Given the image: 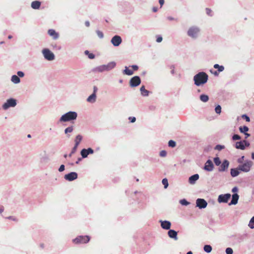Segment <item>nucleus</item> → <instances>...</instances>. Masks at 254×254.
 Returning a JSON list of instances; mask_svg holds the SVG:
<instances>
[{
    "instance_id": "28",
    "label": "nucleus",
    "mask_w": 254,
    "mask_h": 254,
    "mask_svg": "<svg viewBox=\"0 0 254 254\" xmlns=\"http://www.w3.org/2000/svg\"><path fill=\"white\" fill-rule=\"evenodd\" d=\"M82 139V137L81 135L79 134L76 136L75 139V144L76 145V146H78Z\"/></svg>"
},
{
    "instance_id": "58",
    "label": "nucleus",
    "mask_w": 254,
    "mask_h": 254,
    "mask_svg": "<svg viewBox=\"0 0 254 254\" xmlns=\"http://www.w3.org/2000/svg\"><path fill=\"white\" fill-rule=\"evenodd\" d=\"M159 2L161 7L164 3V0H159Z\"/></svg>"
},
{
    "instance_id": "25",
    "label": "nucleus",
    "mask_w": 254,
    "mask_h": 254,
    "mask_svg": "<svg viewBox=\"0 0 254 254\" xmlns=\"http://www.w3.org/2000/svg\"><path fill=\"white\" fill-rule=\"evenodd\" d=\"M96 98V94L95 93H93L88 97L87 101L89 102L93 103V102H95Z\"/></svg>"
},
{
    "instance_id": "26",
    "label": "nucleus",
    "mask_w": 254,
    "mask_h": 254,
    "mask_svg": "<svg viewBox=\"0 0 254 254\" xmlns=\"http://www.w3.org/2000/svg\"><path fill=\"white\" fill-rule=\"evenodd\" d=\"M107 68L105 67V65H102L96 67L94 69V71L97 72H103L104 71H106Z\"/></svg>"
},
{
    "instance_id": "14",
    "label": "nucleus",
    "mask_w": 254,
    "mask_h": 254,
    "mask_svg": "<svg viewBox=\"0 0 254 254\" xmlns=\"http://www.w3.org/2000/svg\"><path fill=\"white\" fill-rule=\"evenodd\" d=\"M93 152V150L91 148H89L87 149H83L81 151V155L82 158H86L87 157L88 155L89 154H92Z\"/></svg>"
},
{
    "instance_id": "51",
    "label": "nucleus",
    "mask_w": 254,
    "mask_h": 254,
    "mask_svg": "<svg viewBox=\"0 0 254 254\" xmlns=\"http://www.w3.org/2000/svg\"><path fill=\"white\" fill-rule=\"evenodd\" d=\"M206 13L208 15H210L211 16V10L208 8H206Z\"/></svg>"
},
{
    "instance_id": "42",
    "label": "nucleus",
    "mask_w": 254,
    "mask_h": 254,
    "mask_svg": "<svg viewBox=\"0 0 254 254\" xmlns=\"http://www.w3.org/2000/svg\"><path fill=\"white\" fill-rule=\"evenodd\" d=\"M96 32L97 33V36L99 37V38H100L101 39L103 38L104 34L102 31H101L100 30H97L96 31Z\"/></svg>"
},
{
    "instance_id": "34",
    "label": "nucleus",
    "mask_w": 254,
    "mask_h": 254,
    "mask_svg": "<svg viewBox=\"0 0 254 254\" xmlns=\"http://www.w3.org/2000/svg\"><path fill=\"white\" fill-rule=\"evenodd\" d=\"M239 130L241 131V132H245L248 131L249 130V128L247 126H244V127H239Z\"/></svg>"
},
{
    "instance_id": "62",
    "label": "nucleus",
    "mask_w": 254,
    "mask_h": 254,
    "mask_svg": "<svg viewBox=\"0 0 254 254\" xmlns=\"http://www.w3.org/2000/svg\"><path fill=\"white\" fill-rule=\"evenodd\" d=\"M237 190H238L237 188L236 187H235L233 189L232 191L235 192V191H237Z\"/></svg>"
},
{
    "instance_id": "23",
    "label": "nucleus",
    "mask_w": 254,
    "mask_h": 254,
    "mask_svg": "<svg viewBox=\"0 0 254 254\" xmlns=\"http://www.w3.org/2000/svg\"><path fill=\"white\" fill-rule=\"evenodd\" d=\"M116 64L114 62H112L105 65V67L107 68L106 71L110 70L115 67Z\"/></svg>"
},
{
    "instance_id": "55",
    "label": "nucleus",
    "mask_w": 254,
    "mask_h": 254,
    "mask_svg": "<svg viewBox=\"0 0 254 254\" xmlns=\"http://www.w3.org/2000/svg\"><path fill=\"white\" fill-rule=\"evenodd\" d=\"M8 219L12 220L13 221H17V219L15 217H14L13 216H9L7 217Z\"/></svg>"
},
{
    "instance_id": "18",
    "label": "nucleus",
    "mask_w": 254,
    "mask_h": 254,
    "mask_svg": "<svg viewBox=\"0 0 254 254\" xmlns=\"http://www.w3.org/2000/svg\"><path fill=\"white\" fill-rule=\"evenodd\" d=\"M169 237L171 238H173L176 240L178 239L177 238V232L173 230H170L168 232Z\"/></svg>"
},
{
    "instance_id": "11",
    "label": "nucleus",
    "mask_w": 254,
    "mask_h": 254,
    "mask_svg": "<svg viewBox=\"0 0 254 254\" xmlns=\"http://www.w3.org/2000/svg\"><path fill=\"white\" fill-rule=\"evenodd\" d=\"M122 38L120 36L116 35L111 39V43L115 47H118L122 42Z\"/></svg>"
},
{
    "instance_id": "36",
    "label": "nucleus",
    "mask_w": 254,
    "mask_h": 254,
    "mask_svg": "<svg viewBox=\"0 0 254 254\" xmlns=\"http://www.w3.org/2000/svg\"><path fill=\"white\" fill-rule=\"evenodd\" d=\"M162 183L164 186V188L166 189L168 187V180L166 178H164L162 180Z\"/></svg>"
},
{
    "instance_id": "31",
    "label": "nucleus",
    "mask_w": 254,
    "mask_h": 254,
    "mask_svg": "<svg viewBox=\"0 0 254 254\" xmlns=\"http://www.w3.org/2000/svg\"><path fill=\"white\" fill-rule=\"evenodd\" d=\"M200 99L201 100V101H202L203 102H206L208 101V100L209 99V97L206 95L202 94V95H200Z\"/></svg>"
},
{
    "instance_id": "50",
    "label": "nucleus",
    "mask_w": 254,
    "mask_h": 254,
    "mask_svg": "<svg viewBox=\"0 0 254 254\" xmlns=\"http://www.w3.org/2000/svg\"><path fill=\"white\" fill-rule=\"evenodd\" d=\"M17 75L20 77H23L24 75V73L22 71H19L17 72Z\"/></svg>"
},
{
    "instance_id": "27",
    "label": "nucleus",
    "mask_w": 254,
    "mask_h": 254,
    "mask_svg": "<svg viewBox=\"0 0 254 254\" xmlns=\"http://www.w3.org/2000/svg\"><path fill=\"white\" fill-rule=\"evenodd\" d=\"M140 92L142 95L146 96L148 95L149 91L145 89L144 86H142L140 88Z\"/></svg>"
},
{
    "instance_id": "13",
    "label": "nucleus",
    "mask_w": 254,
    "mask_h": 254,
    "mask_svg": "<svg viewBox=\"0 0 254 254\" xmlns=\"http://www.w3.org/2000/svg\"><path fill=\"white\" fill-rule=\"evenodd\" d=\"M77 178V174L75 172H71L64 176V179L68 181H73Z\"/></svg>"
},
{
    "instance_id": "52",
    "label": "nucleus",
    "mask_w": 254,
    "mask_h": 254,
    "mask_svg": "<svg viewBox=\"0 0 254 254\" xmlns=\"http://www.w3.org/2000/svg\"><path fill=\"white\" fill-rule=\"evenodd\" d=\"M77 147H78V146H76V145L75 144L74 146L73 147V148L72 149L71 153H74L76 152Z\"/></svg>"
},
{
    "instance_id": "12",
    "label": "nucleus",
    "mask_w": 254,
    "mask_h": 254,
    "mask_svg": "<svg viewBox=\"0 0 254 254\" xmlns=\"http://www.w3.org/2000/svg\"><path fill=\"white\" fill-rule=\"evenodd\" d=\"M196 206L199 208H204L207 206V203L204 199L198 198L196 201Z\"/></svg>"
},
{
    "instance_id": "32",
    "label": "nucleus",
    "mask_w": 254,
    "mask_h": 254,
    "mask_svg": "<svg viewBox=\"0 0 254 254\" xmlns=\"http://www.w3.org/2000/svg\"><path fill=\"white\" fill-rule=\"evenodd\" d=\"M124 72L125 74L128 75H132L133 73V71L130 69H129L127 67H126V68L124 70Z\"/></svg>"
},
{
    "instance_id": "7",
    "label": "nucleus",
    "mask_w": 254,
    "mask_h": 254,
    "mask_svg": "<svg viewBox=\"0 0 254 254\" xmlns=\"http://www.w3.org/2000/svg\"><path fill=\"white\" fill-rule=\"evenodd\" d=\"M141 83L140 78L138 76L132 77L129 81V85L131 87H136Z\"/></svg>"
},
{
    "instance_id": "1",
    "label": "nucleus",
    "mask_w": 254,
    "mask_h": 254,
    "mask_svg": "<svg viewBox=\"0 0 254 254\" xmlns=\"http://www.w3.org/2000/svg\"><path fill=\"white\" fill-rule=\"evenodd\" d=\"M193 80L194 84L196 86H199L206 83L208 80V75L204 72H200L194 75Z\"/></svg>"
},
{
    "instance_id": "53",
    "label": "nucleus",
    "mask_w": 254,
    "mask_h": 254,
    "mask_svg": "<svg viewBox=\"0 0 254 254\" xmlns=\"http://www.w3.org/2000/svg\"><path fill=\"white\" fill-rule=\"evenodd\" d=\"M129 120L130 121V122L131 123H134L136 121V118L135 117H130L129 118Z\"/></svg>"
},
{
    "instance_id": "47",
    "label": "nucleus",
    "mask_w": 254,
    "mask_h": 254,
    "mask_svg": "<svg viewBox=\"0 0 254 254\" xmlns=\"http://www.w3.org/2000/svg\"><path fill=\"white\" fill-rule=\"evenodd\" d=\"M242 118L246 120L247 122H249L250 121V118L246 115L242 116Z\"/></svg>"
},
{
    "instance_id": "21",
    "label": "nucleus",
    "mask_w": 254,
    "mask_h": 254,
    "mask_svg": "<svg viewBox=\"0 0 254 254\" xmlns=\"http://www.w3.org/2000/svg\"><path fill=\"white\" fill-rule=\"evenodd\" d=\"M41 2L38 0L33 1L31 3V7L33 9H38L41 6Z\"/></svg>"
},
{
    "instance_id": "19",
    "label": "nucleus",
    "mask_w": 254,
    "mask_h": 254,
    "mask_svg": "<svg viewBox=\"0 0 254 254\" xmlns=\"http://www.w3.org/2000/svg\"><path fill=\"white\" fill-rule=\"evenodd\" d=\"M214 68H215L216 69H218V72L217 71H215L213 73L215 75H218L219 72L223 71L224 69V67L223 66L219 65L218 64H214Z\"/></svg>"
},
{
    "instance_id": "24",
    "label": "nucleus",
    "mask_w": 254,
    "mask_h": 254,
    "mask_svg": "<svg viewBox=\"0 0 254 254\" xmlns=\"http://www.w3.org/2000/svg\"><path fill=\"white\" fill-rule=\"evenodd\" d=\"M48 34L55 39L58 37V34L53 29L49 30Z\"/></svg>"
},
{
    "instance_id": "56",
    "label": "nucleus",
    "mask_w": 254,
    "mask_h": 254,
    "mask_svg": "<svg viewBox=\"0 0 254 254\" xmlns=\"http://www.w3.org/2000/svg\"><path fill=\"white\" fill-rule=\"evenodd\" d=\"M244 156H243L241 158H239L238 160V162L240 163H242L243 161L244 160Z\"/></svg>"
},
{
    "instance_id": "6",
    "label": "nucleus",
    "mask_w": 254,
    "mask_h": 254,
    "mask_svg": "<svg viewBox=\"0 0 254 254\" xmlns=\"http://www.w3.org/2000/svg\"><path fill=\"white\" fill-rule=\"evenodd\" d=\"M42 53L44 58L48 61H52L55 59V55L49 49H44Z\"/></svg>"
},
{
    "instance_id": "54",
    "label": "nucleus",
    "mask_w": 254,
    "mask_h": 254,
    "mask_svg": "<svg viewBox=\"0 0 254 254\" xmlns=\"http://www.w3.org/2000/svg\"><path fill=\"white\" fill-rule=\"evenodd\" d=\"M64 170V165H61L59 169V171L60 172H62Z\"/></svg>"
},
{
    "instance_id": "44",
    "label": "nucleus",
    "mask_w": 254,
    "mask_h": 254,
    "mask_svg": "<svg viewBox=\"0 0 254 254\" xmlns=\"http://www.w3.org/2000/svg\"><path fill=\"white\" fill-rule=\"evenodd\" d=\"M226 253L227 254H232L233 253V251L231 248H228L226 250Z\"/></svg>"
},
{
    "instance_id": "17",
    "label": "nucleus",
    "mask_w": 254,
    "mask_h": 254,
    "mask_svg": "<svg viewBox=\"0 0 254 254\" xmlns=\"http://www.w3.org/2000/svg\"><path fill=\"white\" fill-rule=\"evenodd\" d=\"M229 165V162L225 160L223 161L222 165H221L219 170L220 171H224L228 168Z\"/></svg>"
},
{
    "instance_id": "61",
    "label": "nucleus",
    "mask_w": 254,
    "mask_h": 254,
    "mask_svg": "<svg viewBox=\"0 0 254 254\" xmlns=\"http://www.w3.org/2000/svg\"><path fill=\"white\" fill-rule=\"evenodd\" d=\"M4 210V207L3 206H0V213H1L2 212H3Z\"/></svg>"
},
{
    "instance_id": "29",
    "label": "nucleus",
    "mask_w": 254,
    "mask_h": 254,
    "mask_svg": "<svg viewBox=\"0 0 254 254\" xmlns=\"http://www.w3.org/2000/svg\"><path fill=\"white\" fill-rule=\"evenodd\" d=\"M11 81L14 83H18L20 82V78L17 75H14L11 77Z\"/></svg>"
},
{
    "instance_id": "57",
    "label": "nucleus",
    "mask_w": 254,
    "mask_h": 254,
    "mask_svg": "<svg viewBox=\"0 0 254 254\" xmlns=\"http://www.w3.org/2000/svg\"><path fill=\"white\" fill-rule=\"evenodd\" d=\"M131 67L133 68L134 70H137L138 68V66L136 65H133L131 66Z\"/></svg>"
},
{
    "instance_id": "59",
    "label": "nucleus",
    "mask_w": 254,
    "mask_h": 254,
    "mask_svg": "<svg viewBox=\"0 0 254 254\" xmlns=\"http://www.w3.org/2000/svg\"><path fill=\"white\" fill-rule=\"evenodd\" d=\"M97 89H98L97 87L96 86H94V87H93L94 91H93V93H95L96 94V92L97 91Z\"/></svg>"
},
{
    "instance_id": "64",
    "label": "nucleus",
    "mask_w": 254,
    "mask_h": 254,
    "mask_svg": "<svg viewBox=\"0 0 254 254\" xmlns=\"http://www.w3.org/2000/svg\"><path fill=\"white\" fill-rule=\"evenodd\" d=\"M252 158L253 159H254V153H252Z\"/></svg>"
},
{
    "instance_id": "33",
    "label": "nucleus",
    "mask_w": 254,
    "mask_h": 254,
    "mask_svg": "<svg viewBox=\"0 0 254 254\" xmlns=\"http://www.w3.org/2000/svg\"><path fill=\"white\" fill-rule=\"evenodd\" d=\"M204 250L206 253H210L212 251V247L210 245H205Z\"/></svg>"
},
{
    "instance_id": "10",
    "label": "nucleus",
    "mask_w": 254,
    "mask_h": 254,
    "mask_svg": "<svg viewBox=\"0 0 254 254\" xmlns=\"http://www.w3.org/2000/svg\"><path fill=\"white\" fill-rule=\"evenodd\" d=\"M250 145V143H248L246 140L241 141L239 142H237L236 143V148L237 149H240L242 150H244L245 148V146H249Z\"/></svg>"
},
{
    "instance_id": "48",
    "label": "nucleus",
    "mask_w": 254,
    "mask_h": 254,
    "mask_svg": "<svg viewBox=\"0 0 254 254\" xmlns=\"http://www.w3.org/2000/svg\"><path fill=\"white\" fill-rule=\"evenodd\" d=\"M162 41V37L160 36H158L156 39V42L158 43H160Z\"/></svg>"
},
{
    "instance_id": "40",
    "label": "nucleus",
    "mask_w": 254,
    "mask_h": 254,
    "mask_svg": "<svg viewBox=\"0 0 254 254\" xmlns=\"http://www.w3.org/2000/svg\"><path fill=\"white\" fill-rule=\"evenodd\" d=\"M73 127L72 126L68 127H67L65 129L64 132H65V133H69V132H71L73 131Z\"/></svg>"
},
{
    "instance_id": "45",
    "label": "nucleus",
    "mask_w": 254,
    "mask_h": 254,
    "mask_svg": "<svg viewBox=\"0 0 254 254\" xmlns=\"http://www.w3.org/2000/svg\"><path fill=\"white\" fill-rule=\"evenodd\" d=\"M232 138L234 140H239L241 139V136L238 134H234Z\"/></svg>"
},
{
    "instance_id": "43",
    "label": "nucleus",
    "mask_w": 254,
    "mask_h": 254,
    "mask_svg": "<svg viewBox=\"0 0 254 254\" xmlns=\"http://www.w3.org/2000/svg\"><path fill=\"white\" fill-rule=\"evenodd\" d=\"M180 202L181 204L184 205H187L189 203L186 199H182L180 200Z\"/></svg>"
},
{
    "instance_id": "60",
    "label": "nucleus",
    "mask_w": 254,
    "mask_h": 254,
    "mask_svg": "<svg viewBox=\"0 0 254 254\" xmlns=\"http://www.w3.org/2000/svg\"><path fill=\"white\" fill-rule=\"evenodd\" d=\"M85 24L86 26H87V27H89L90 26V23L88 21H86L85 22Z\"/></svg>"
},
{
    "instance_id": "3",
    "label": "nucleus",
    "mask_w": 254,
    "mask_h": 254,
    "mask_svg": "<svg viewBox=\"0 0 254 254\" xmlns=\"http://www.w3.org/2000/svg\"><path fill=\"white\" fill-rule=\"evenodd\" d=\"M90 240V237L88 236H79L73 240L74 243L85 244L88 243Z\"/></svg>"
},
{
    "instance_id": "4",
    "label": "nucleus",
    "mask_w": 254,
    "mask_h": 254,
    "mask_svg": "<svg viewBox=\"0 0 254 254\" xmlns=\"http://www.w3.org/2000/svg\"><path fill=\"white\" fill-rule=\"evenodd\" d=\"M253 165V162L251 161H247L242 165H239L238 169L245 172H249Z\"/></svg>"
},
{
    "instance_id": "46",
    "label": "nucleus",
    "mask_w": 254,
    "mask_h": 254,
    "mask_svg": "<svg viewBox=\"0 0 254 254\" xmlns=\"http://www.w3.org/2000/svg\"><path fill=\"white\" fill-rule=\"evenodd\" d=\"M166 155H167V152L165 150H162L160 152V156L161 157H165L166 156Z\"/></svg>"
},
{
    "instance_id": "35",
    "label": "nucleus",
    "mask_w": 254,
    "mask_h": 254,
    "mask_svg": "<svg viewBox=\"0 0 254 254\" xmlns=\"http://www.w3.org/2000/svg\"><path fill=\"white\" fill-rule=\"evenodd\" d=\"M249 226L251 229L254 228V216L251 218L249 224Z\"/></svg>"
},
{
    "instance_id": "8",
    "label": "nucleus",
    "mask_w": 254,
    "mask_h": 254,
    "mask_svg": "<svg viewBox=\"0 0 254 254\" xmlns=\"http://www.w3.org/2000/svg\"><path fill=\"white\" fill-rule=\"evenodd\" d=\"M16 105V100L14 99H9L7 100L3 105L2 108L4 110L7 109L8 108L12 107H13Z\"/></svg>"
},
{
    "instance_id": "15",
    "label": "nucleus",
    "mask_w": 254,
    "mask_h": 254,
    "mask_svg": "<svg viewBox=\"0 0 254 254\" xmlns=\"http://www.w3.org/2000/svg\"><path fill=\"white\" fill-rule=\"evenodd\" d=\"M204 169L207 171H212L213 169V164L212 162L210 160H207L205 163Z\"/></svg>"
},
{
    "instance_id": "63",
    "label": "nucleus",
    "mask_w": 254,
    "mask_h": 254,
    "mask_svg": "<svg viewBox=\"0 0 254 254\" xmlns=\"http://www.w3.org/2000/svg\"><path fill=\"white\" fill-rule=\"evenodd\" d=\"M153 11L154 12H156V11H157V8L156 7H154V8H153Z\"/></svg>"
},
{
    "instance_id": "5",
    "label": "nucleus",
    "mask_w": 254,
    "mask_h": 254,
    "mask_svg": "<svg viewBox=\"0 0 254 254\" xmlns=\"http://www.w3.org/2000/svg\"><path fill=\"white\" fill-rule=\"evenodd\" d=\"M199 31V29L198 27H191L188 30V35L192 38H195L197 37Z\"/></svg>"
},
{
    "instance_id": "9",
    "label": "nucleus",
    "mask_w": 254,
    "mask_h": 254,
    "mask_svg": "<svg viewBox=\"0 0 254 254\" xmlns=\"http://www.w3.org/2000/svg\"><path fill=\"white\" fill-rule=\"evenodd\" d=\"M231 196V195L230 193L221 194L218 196V201L219 203H227L228 200L230 198Z\"/></svg>"
},
{
    "instance_id": "41",
    "label": "nucleus",
    "mask_w": 254,
    "mask_h": 254,
    "mask_svg": "<svg viewBox=\"0 0 254 254\" xmlns=\"http://www.w3.org/2000/svg\"><path fill=\"white\" fill-rule=\"evenodd\" d=\"M215 112L217 114H220L221 112V107L220 105H217L215 109Z\"/></svg>"
},
{
    "instance_id": "37",
    "label": "nucleus",
    "mask_w": 254,
    "mask_h": 254,
    "mask_svg": "<svg viewBox=\"0 0 254 254\" xmlns=\"http://www.w3.org/2000/svg\"><path fill=\"white\" fill-rule=\"evenodd\" d=\"M214 163L216 166H219L221 164V161L219 157H215L214 158Z\"/></svg>"
},
{
    "instance_id": "38",
    "label": "nucleus",
    "mask_w": 254,
    "mask_h": 254,
    "mask_svg": "<svg viewBox=\"0 0 254 254\" xmlns=\"http://www.w3.org/2000/svg\"><path fill=\"white\" fill-rule=\"evenodd\" d=\"M85 54L86 55H88V58L90 59H93L94 58V55L92 54V53H90L88 51H85Z\"/></svg>"
},
{
    "instance_id": "30",
    "label": "nucleus",
    "mask_w": 254,
    "mask_h": 254,
    "mask_svg": "<svg viewBox=\"0 0 254 254\" xmlns=\"http://www.w3.org/2000/svg\"><path fill=\"white\" fill-rule=\"evenodd\" d=\"M239 174V171L236 169H231V175L232 177H235Z\"/></svg>"
},
{
    "instance_id": "20",
    "label": "nucleus",
    "mask_w": 254,
    "mask_h": 254,
    "mask_svg": "<svg viewBox=\"0 0 254 254\" xmlns=\"http://www.w3.org/2000/svg\"><path fill=\"white\" fill-rule=\"evenodd\" d=\"M198 179L199 175L198 174H194L189 178V182L190 184H194Z\"/></svg>"
},
{
    "instance_id": "2",
    "label": "nucleus",
    "mask_w": 254,
    "mask_h": 254,
    "mask_svg": "<svg viewBox=\"0 0 254 254\" xmlns=\"http://www.w3.org/2000/svg\"><path fill=\"white\" fill-rule=\"evenodd\" d=\"M77 117V114L76 112L70 111L63 115L61 117L60 121L61 122H66L71 121L75 120Z\"/></svg>"
},
{
    "instance_id": "16",
    "label": "nucleus",
    "mask_w": 254,
    "mask_h": 254,
    "mask_svg": "<svg viewBox=\"0 0 254 254\" xmlns=\"http://www.w3.org/2000/svg\"><path fill=\"white\" fill-rule=\"evenodd\" d=\"M161 226L162 228L166 230H169L170 229L171 227V224L169 221H161Z\"/></svg>"
},
{
    "instance_id": "49",
    "label": "nucleus",
    "mask_w": 254,
    "mask_h": 254,
    "mask_svg": "<svg viewBox=\"0 0 254 254\" xmlns=\"http://www.w3.org/2000/svg\"><path fill=\"white\" fill-rule=\"evenodd\" d=\"M167 19L169 20V21H172V20H176L177 21V18H175L172 16H168L167 17Z\"/></svg>"
},
{
    "instance_id": "22",
    "label": "nucleus",
    "mask_w": 254,
    "mask_h": 254,
    "mask_svg": "<svg viewBox=\"0 0 254 254\" xmlns=\"http://www.w3.org/2000/svg\"><path fill=\"white\" fill-rule=\"evenodd\" d=\"M239 197L238 194L237 193L233 194L232 200L229 204H236L238 203Z\"/></svg>"
},
{
    "instance_id": "39",
    "label": "nucleus",
    "mask_w": 254,
    "mask_h": 254,
    "mask_svg": "<svg viewBox=\"0 0 254 254\" xmlns=\"http://www.w3.org/2000/svg\"><path fill=\"white\" fill-rule=\"evenodd\" d=\"M168 145L169 147H174L176 146V143L175 141H174L172 140H170L168 142Z\"/></svg>"
}]
</instances>
